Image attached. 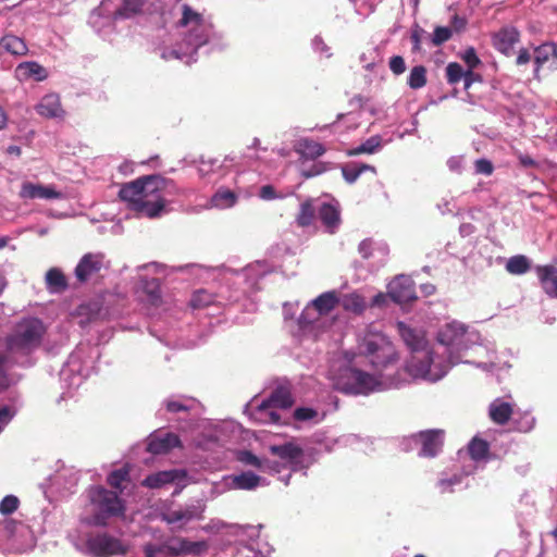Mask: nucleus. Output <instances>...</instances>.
<instances>
[{
  "label": "nucleus",
  "instance_id": "nucleus-24",
  "mask_svg": "<svg viewBox=\"0 0 557 557\" xmlns=\"http://www.w3.org/2000/svg\"><path fill=\"white\" fill-rule=\"evenodd\" d=\"M520 34L513 26H505L493 35V46L499 52L509 55L519 41Z\"/></svg>",
  "mask_w": 557,
  "mask_h": 557
},
{
  "label": "nucleus",
  "instance_id": "nucleus-42",
  "mask_svg": "<svg viewBox=\"0 0 557 557\" xmlns=\"http://www.w3.org/2000/svg\"><path fill=\"white\" fill-rule=\"evenodd\" d=\"M140 288L147 295L148 301L157 305L160 299V282L158 278L143 280Z\"/></svg>",
  "mask_w": 557,
  "mask_h": 557
},
{
  "label": "nucleus",
  "instance_id": "nucleus-31",
  "mask_svg": "<svg viewBox=\"0 0 557 557\" xmlns=\"http://www.w3.org/2000/svg\"><path fill=\"white\" fill-rule=\"evenodd\" d=\"M262 482L261 476L251 471H243L239 474L231 475V483L237 490H253Z\"/></svg>",
  "mask_w": 557,
  "mask_h": 557
},
{
  "label": "nucleus",
  "instance_id": "nucleus-7",
  "mask_svg": "<svg viewBox=\"0 0 557 557\" xmlns=\"http://www.w3.org/2000/svg\"><path fill=\"white\" fill-rule=\"evenodd\" d=\"M46 331L45 324L38 318L21 320L7 337L8 351L11 355H30L40 347Z\"/></svg>",
  "mask_w": 557,
  "mask_h": 557
},
{
  "label": "nucleus",
  "instance_id": "nucleus-38",
  "mask_svg": "<svg viewBox=\"0 0 557 557\" xmlns=\"http://www.w3.org/2000/svg\"><path fill=\"white\" fill-rule=\"evenodd\" d=\"M1 45L8 52L14 55H24L28 51L25 41L14 35L4 36L1 40Z\"/></svg>",
  "mask_w": 557,
  "mask_h": 557
},
{
  "label": "nucleus",
  "instance_id": "nucleus-33",
  "mask_svg": "<svg viewBox=\"0 0 557 557\" xmlns=\"http://www.w3.org/2000/svg\"><path fill=\"white\" fill-rule=\"evenodd\" d=\"M163 404L166 411L172 413L189 411L197 406L196 399L186 396H171Z\"/></svg>",
  "mask_w": 557,
  "mask_h": 557
},
{
  "label": "nucleus",
  "instance_id": "nucleus-14",
  "mask_svg": "<svg viewBox=\"0 0 557 557\" xmlns=\"http://www.w3.org/2000/svg\"><path fill=\"white\" fill-rule=\"evenodd\" d=\"M145 448V453H168L175 448H184L177 434L165 430L152 432L145 443L136 444L134 449Z\"/></svg>",
  "mask_w": 557,
  "mask_h": 557
},
{
  "label": "nucleus",
  "instance_id": "nucleus-52",
  "mask_svg": "<svg viewBox=\"0 0 557 557\" xmlns=\"http://www.w3.org/2000/svg\"><path fill=\"white\" fill-rule=\"evenodd\" d=\"M16 408L13 405H0V432L13 419Z\"/></svg>",
  "mask_w": 557,
  "mask_h": 557
},
{
  "label": "nucleus",
  "instance_id": "nucleus-44",
  "mask_svg": "<svg viewBox=\"0 0 557 557\" xmlns=\"http://www.w3.org/2000/svg\"><path fill=\"white\" fill-rule=\"evenodd\" d=\"M215 302V296L208 290L200 289L194 293L190 306L194 309H202Z\"/></svg>",
  "mask_w": 557,
  "mask_h": 557
},
{
  "label": "nucleus",
  "instance_id": "nucleus-56",
  "mask_svg": "<svg viewBox=\"0 0 557 557\" xmlns=\"http://www.w3.org/2000/svg\"><path fill=\"white\" fill-rule=\"evenodd\" d=\"M271 453H304V449L296 442L290 441L283 445H272Z\"/></svg>",
  "mask_w": 557,
  "mask_h": 557
},
{
  "label": "nucleus",
  "instance_id": "nucleus-4",
  "mask_svg": "<svg viewBox=\"0 0 557 557\" xmlns=\"http://www.w3.org/2000/svg\"><path fill=\"white\" fill-rule=\"evenodd\" d=\"M164 184L160 176H144L125 184L119 195L140 215L153 219L165 211V201L161 195Z\"/></svg>",
  "mask_w": 557,
  "mask_h": 557
},
{
  "label": "nucleus",
  "instance_id": "nucleus-36",
  "mask_svg": "<svg viewBox=\"0 0 557 557\" xmlns=\"http://www.w3.org/2000/svg\"><path fill=\"white\" fill-rule=\"evenodd\" d=\"M366 171H371L375 173V168L369 164L357 162L345 164L342 168L343 176L345 181L349 184L355 183L358 180V177Z\"/></svg>",
  "mask_w": 557,
  "mask_h": 557
},
{
  "label": "nucleus",
  "instance_id": "nucleus-57",
  "mask_svg": "<svg viewBox=\"0 0 557 557\" xmlns=\"http://www.w3.org/2000/svg\"><path fill=\"white\" fill-rule=\"evenodd\" d=\"M488 448V443L476 435L470 441L468 453H487Z\"/></svg>",
  "mask_w": 557,
  "mask_h": 557
},
{
  "label": "nucleus",
  "instance_id": "nucleus-37",
  "mask_svg": "<svg viewBox=\"0 0 557 557\" xmlns=\"http://www.w3.org/2000/svg\"><path fill=\"white\" fill-rule=\"evenodd\" d=\"M293 417L298 422L319 423L324 419V413L311 407H298Z\"/></svg>",
  "mask_w": 557,
  "mask_h": 557
},
{
  "label": "nucleus",
  "instance_id": "nucleus-48",
  "mask_svg": "<svg viewBox=\"0 0 557 557\" xmlns=\"http://www.w3.org/2000/svg\"><path fill=\"white\" fill-rule=\"evenodd\" d=\"M348 443H350V444L358 443V440L355 436H343L338 440L327 438L325 441L324 449L325 450L341 449L344 446H346Z\"/></svg>",
  "mask_w": 557,
  "mask_h": 557
},
{
  "label": "nucleus",
  "instance_id": "nucleus-50",
  "mask_svg": "<svg viewBox=\"0 0 557 557\" xmlns=\"http://www.w3.org/2000/svg\"><path fill=\"white\" fill-rule=\"evenodd\" d=\"M18 504L20 502L16 496L8 495L0 503V512L2 515H11L17 509Z\"/></svg>",
  "mask_w": 557,
  "mask_h": 557
},
{
  "label": "nucleus",
  "instance_id": "nucleus-43",
  "mask_svg": "<svg viewBox=\"0 0 557 557\" xmlns=\"http://www.w3.org/2000/svg\"><path fill=\"white\" fill-rule=\"evenodd\" d=\"M426 84V70L423 65H416L408 76V85L412 89H420Z\"/></svg>",
  "mask_w": 557,
  "mask_h": 557
},
{
  "label": "nucleus",
  "instance_id": "nucleus-26",
  "mask_svg": "<svg viewBox=\"0 0 557 557\" xmlns=\"http://www.w3.org/2000/svg\"><path fill=\"white\" fill-rule=\"evenodd\" d=\"M422 453H437L444 445L445 432L440 429L421 431L417 435Z\"/></svg>",
  "mask_w": 557,
  "mask_h": 557
},
{
  "label": "nucleus",
  "instance_id": "nucleus-53",
  "mask_svg": "<svg viewBox=\"0 0 557 557\" xmlns=\"http://www.w3.org/2000/svg\"><path fill=\"white\" fill-rule=\"evenodd\" d=\"M190 519H193V512L189 510H175L163 516V520L170 524L178 522L181 520L188 521Z\"/></svg>",
  "mask_w": 557,
  "mask_h": 557
},
{
  "label": "nucleus",
  "instance_id": "nucleus-54",
  "mask_svg": "<svg viewBox=\"0 0 557 557\" xmlns=\"http://www.w3.org/2000/svg\"><path fill=\"white\" fill-rule=\"evenodd\" d=\"M453 33L450 28L438 26L434 29L432 42L435 46H440L450 39Z\"/></svg>",
  "mask_w": 557,
  "mask_h": 557
},
{
  "label": "nucleus",
  "instance_id": "nucleus-25",
  "mask_svg": "<svg viewBox=\"0 0 557 557\" xmlns=\"http://www.w3.org/2000/svg\"><path fill=\"white\" fill-rule=\"evenodd\" d=\"M534 76L539 77L540 69L548 64L550 71L557 70V47L553 44H545L535 49L534 52Z\"/></svg>",
  "mask_w": 557,
  "mask_h": 557
},
{
  "label": "nucleus",
  "instance_id": "nucleus-62",
  "mask_svg": "<svg viewBox=\"0 0 557 557\" xmlns=\"http://www.w3.org/2000/svg\"><path fill=\"white\" fill-rule=\"evenodd\" d=\"M447 166L451 172L461 173L463 169V158L459 156L449 158Z\"/></svg>",
  "mask_w": 557,
  "mask_h": 557
},
{
  "label": "nucleus",
  "instance_id": "nucleus-2",
  "mask_svg": "<svg viewBox=\"0 0 557 557\" xmlns=\"http://www.w3.org/2000/svg\"><path fill=\"white\" fill-rule=\"evenodd\" d=\"M398 355L389 338L368 327L358 336L357 351H345L330 370L334 388L350 395L368 396L400 387L406 377L396 370Z\"/></svg>",
  "mask_w": 557,
  "mask_h": 557
},
{
  "label": "nucleus",
  "instance_id": "nucleus-40",
  "mask_svg": "<svg viewBox=\"0 0 557 557\" xmlns=\"http://www.w3.org/2000/svg\"><path fill=\"white\" fill-rule=\"evenodd\" d=\"M144 5V0H123V4L114 11V18H129L137 14Z\"/></svg>",
  "mask_w": 557,
  "mask_h": 557
},
{
  "label": "nucleus",
  "instance_id": "nucleus-61",
  "mask_svg": "<svg viewBox=\"0 0 557 557\" xmlns=\"http://www.w3.org/2000/svg\"><path fill=\"white\" fill-rule=\"evenodd\" d=\"M259 197L263 200H273L278 198V195L272 185H264L259 190Z\"/></svg>",
  "mask_w": 557,
  "mask_h": 557
},
{
  "label": "nucleus",
  "instance_id": "nucleus-1",
  "mask_svg": "<svg viewBox=\"0 0 557 557\" xmlns=\"http://www.w3.org/2000/svg\"><path fill=\"white\" fill-rule=\"evenodd\" d=\"M397 330L410 351L405 372L413 380L438 382L451 368L461 363L473 364L484 371L497 367L494 346L484 344L476 330L460 321H447L437 329V346L429 343L422 327L399 321Z\"/></svg>",
  "mask_w": 557,
  "mask_h": 557
},
{
  "label": "nucleus",
  "instance_id": "nucleus-32",
  "mask_svg": "<svg viewBox=\"0 0 557 557\" xmlns=\"http://www.w3.org/2000/svg\"><path fill=\"white\" fill-rule=\"evenodd\" d=\"M319 198L315 199H307L301 202L299 213L296 216V222L299 226H309L313 223L315 219V214L318 213V208H315Z\"/></svg>",
  "mask_w": 557,
  "mask_h": 557
},
{
  "label": "nucleus",
  "instance_id": "nucleus-35",
  "mask_svg": "<svg viewBox=\"0 0 557 557\" xmlns=\"http://www.w3.org/2000/svg\"><path fill=\"white\" fill-rule=\"evenodd\" d=\"M338 304L347 311L361 313L366 309V300L358 293H350L339 297Z\"/></svg>",
  "mask_w": 557,
  "mask_h": 557
},
{
  "label": "nucleus",
  "instance_id": "nucleus-39",
  "mask_svg": "<svg viewBox=\"0 0 557 557\" xmlns=\"http://www.w3.org/2000/svg\"><path fill=\"white\" fill-rule=\"evenodd\" d=\"M531 269V262L528 257L517 255L508 259L506 270L513 275H522Z\"/></svg>",
  "mask_w": 557,
  "mask_h": 557
},
{
  "label": "nucleus",
  "instance_id": "nucleus-3",
  "mask_svg": "<svg viewBox=\"0 0 557 557\" xmlns=\"http://www.w3.org/2000/svg\"><path fill=\"white\" fill-rule=\"evenodd\" d=\"M162 15L165 22L172 18L175 25V41L171 45L163 42L159 48L165 61L180 60L190 64L196 61L195 55L199 50L211 53L227 46L224 36L214 29L211 21L187 3L176 2Z\"/></svg>",
  "mask_w": 557,
  "mask_h": 557
},
{
  "label": "nucleus",
  "instance_id": "nucleus-19",
  "mask_svg": "<svg viewBox=\"0 0 557 557\" xmlns=\"http://www.w3.org/2000/svg\"><path fill=\"white\" fill-rule=\"evenodd\" d=\"M388 296L396 304H407L417 298L413 281L407 275H398L387 285Z\"/></svg>",
  "mask_w": 557,
  "mask_h": 557
},
{
  "label": "nucleus",
  "instance_id": "nucleus-8",
  "mask_svg": "<svg viewBox=\"0 0 557 557\" xmlns=\"http://www.w3.org/2000/svg\"><path fill=\"white\" fill-rule=\"evenodd\" d=\"M247 176H255L251 172L237 169L234 173L233 184L234 188L231 189L226 186H220L210 197L207 208L220 211L230 210L237 206L240 197L249 198L252 196L251 184L253 180H247Z\"/></svg>",
  "mask_w": 557,
  "mask_h": 557
},
{
  "label": "nucleus",
  "instance_id": "nucleus-27",
  "mask_svg": "<svg viewBox=\"0 0 557 557\" xmlns=\"http://www.w3.org/2000/svg\"><path fill=\"white\" fill-rule=\"evenodd\" d=\"M268 272L267 264L263 262H256L253 264H249L245 269L240 271L232 272L234 275L235 282H246L249 289L255 288L257 285V281L262 277Z\"/></svg>",
  "mask_w": 557,
  "mask_h": 557
},
{
  "label": "nucleus",
  "instance_id": "nucleus-28",
  "mask_svg": "<svg viewBox=\"0 0 557 557\" xmlns=\"http://www.w3.org/2000/svg\"><path fill=\"white\" fill-rule=\"evenodd\" d=\"M536 273L544 293L550 298H557V268L539 265Z\"/></svg>",
  "mask_w": 557,
  "mask_h": 557
},
{
  "label": "nucleus",
  "instance_id": "nucleus-46",
  "mask_svg": "<svg viewBox=\"0 0 557 557\" xmlns=\"http://www.w3.org/2000/svg\"><path fill=\"white\" fill-rule=\"evenodd\" d=\"M466 71L457 62H451L446 66V78L451 85L459 83L465 76Z\"/></svg>",
  "mask_w": 557,
  "mask_h": 557
},
{
  "label": "nucleus",
  "instance_id": "nucleus-5",
  "mask_svg": "<svg viewBox=\"0 0 557 557\" xmlns=\"http://www.w3.org/2000/svg\"><path fill=\"white\" fill-rule=\"evenodd\" d=\"M87 498L90 516L85 520V523L88 525L104 528L110 524L111 520L125 516V502L115 491L92 485L87 490Z\"/></svg>",
  "mask_w": 557,
  "mask_h": 557
},
{
  "label": "nucleus",
  "instance_id": "nucleus-49",
  "mask_svg": "<svg viewBox=\"0 0 557 557\" xmlns=\"http://www.w3.org/2000/svg\"><path fill=\"white\" fill-rule=\"evenodd\" d=\"M311 46H312L313 51L315 53L320 54L321 57H324V58L332 57L331 47L326 45V42L324 41V39L321 36H319V35L314 36V38L311 41Z\"/></svg>",
  "mask_w": 557,
  "mask_h": 557
},
{
  "label": "nucleus",
  "instance_id": "nucleus-51",
  "mask_svg": "<svg viewBox=\"0 0 557 557\" xmlns=\"http://www.w3.org/2000/svg\"><path fill=\"white\" fill-rule=\"evenodd\" d=\"M515 422H516V430H518L519 432H529L534 428L535 418L532 414L524 412Z\"/></svg>",
  "mask_w": 557,
  "mask_h": 557
},
{
  "label": "nucleus",
  "instance_id": "nucleus-58",
  "mask_svg": "<svg viewBox=\"0 0 557 557\" xmlns=\"http://www.w3.org/2000/svg\"><path fill=\"white\" fill-rule=\"evenodd\" d=\"M389 70L395 75H400L406 71V63L403 57L400 55H394L389 59Z\"/></svg>",
  "mask_w": 557,
  "mask_h": 557
},
{
  "label": "nucleus",
  "instance_id": "nucleus-41",
  "mask_svg": "<svg viewBox=\"0 0 557 557\" xmlns=\"http://www.w3.org/2000/svg\"><path fill=\"white\" fill-rule=\"evenodd\" d=\"M46 283L53 292H60L66 287V280L63 273L55 268L50 269L46 274Z\"/></svg>",
  "mask_w": 557,
  "mask_h": 557
},
{
  "label": "nucleus",
  "instance_id": "nucleus-64",
  "mask_svg": "<svg viewBox=\"0 0 557 557\" xmlns=\"http://www.w3.org/2000/svg\"><path fill=\"white\" fill-rule=\"evenodd\" d=\"M106 13H109V10H108V2L107 1H103L100 7L95 10L92 13H91V16H90V22L91 23H95V20L100 17L101 15L106 14Z\"/></svg>",
  "mask_w": 557,
  "mask_h": 557
},
{
  "label": "nucleus",
  "instance_id": "nucleus-21",
  "mask_svg": "<svg viewBox=\"0 0 557 557\" xmlns=\"http://www.w3.org/2000/svg\"><path fill=\"white\" fill-rule=\"evenodd\" d=\"M515 407L516 404L510 396L495 398L488 405V417L494 423L504 425L513 414Z\"/></svg>",
  "mask_w": 557,
  "mask_h": 557
},
{
  "label": "nucleus",
  "instance_id": "nucleus-16",
  "mask_svg": "<svg viewBox=\"0 0 557 557\" xmlns=\"http://www.w3.org/2000/svg\"><path fill=\"white\" fill-rule=\"evenodd\" d=\"M81 360V349H77L70 356L67 362L60 371L61 382L69 391L78 388L86 377L82 372Z\"/></svg>",
  "mask_w": 557,
  "mask_h": 557
},
{
  "label": "nucleus",
  "instance_id": "nucleus-60",
  "mask_svg": "<svg viewBox=\"0 0 557 557\" xmlns=\"http://www.w3.org/2000/svg\"><path fill=\"white\" fill-rule=\"evenodd\" d=\"M7 368H8V359L2 352H0V388H4L9 385Z\"/></svg>",
  "mask_w": 557,
  "mask_h": 557
},
{
  "label": "nucleus",
  "instance_id": "nucleus-20",
  "mask_svg": "<svg viewBox=\"0 0 557 557\" xmlns=\"http://www.w3.org/2000/svg\"><path fill=\"white\" fill-rule=\"evenodd\" d=\"M18 196L23 200H51L64 198V194L60 190H57L53 185L35 184L32 182L22 183Z\"/></svg>",
  "mask_w": 557,
  "mask_h": 557
},
{
  "label": "nucleus",
  "instance_id": "nucleus-59",
  "mask_svg": "<svg viewBox=\"0 0 557 557\" xmlns=\"http://www.w3.org/2000/svg\"><path fill=\"white\" fill-rule=\"evenodd\" d=\"M358 250L363 258L368 259L374 255V244L371 239H364L359 244Z\"/></svg>",
  "mask_w": 557,
  "mask_h": 557
},
{
  "label": "nucleus",
  "instance_id": "nucleus-29",
  "mask_svg": "<svg viewBox=\"0 0 557 557\" xmlns=\"http://www.w3.org/2000/svg\"><path fill=\"white\" fill-rule=\"evenodd\" d=\"M15 77L23 82L34 79L42 82L48 77L47 70L35 61H27L20 63L15 69Z\"/></svg>",
  "mask_w": 557,
  "mask_h": 557
},
{
  "label": "nucleus",
  "instance_id": "nucleus-18",
  "mask_svg": "<svg viewBox=\"0 0 557 557\" xmlns=\"http://www.w3.org/2000/svg\"><path fill=\"white\" fill-rule=\"evenodd\" d=\"M242 157H226L222 162L212 158H201L197 164V172L200 177L208 178L218 170L235 173L237 169L243 168Z\"/></svg>",
  "mask_w": 557,
  "mask_h": 557
},
{
  "label": "nucleus",
  "instance_id": "nucleus-30",
  "mask_svg": "<svg viewBox=\"0 0 557 557\" xmlns=\"http://www.w3.org/2000/svg\"><path fill=\"white\" fill-rule=\"evenodd\" d=\"M295 151L304 159L314 160L324 154L325 147L313 139L301 138L295 145Z\"/></svg>",
  "mask_w": 557,
  "mask_h": 557
},
{
  "label": "nucleus",
  "instance_id": "nucleus-9",
  "mask_svg": "<svg viewBox=\"0 0 557 557\" xmlns=\"http://www.w3.org/2000/svg\"><path fill=\"white\" fill-rule=\"evenodd\" d=\"M339 297L335 290L325 292L311 300L302 310L298 324L305 332L317 334L327 321L329 313L338 304Z\"/></svg>",
  "mask_w": 557,
  "mask_h": 557
},
{
  "label": "nucleus",
  "instance_id": "nucleus-15",
  "mask_svg": "<svg viewBox=\"0 0 557 557\" xmlns=\"http://www.w3.org/2000/svg\"><path fill=\"white\" fill-rule=\"evenodd\" d=\"M109 267L102 252L84 255L75 268V276L79 282H86Z\"/></svg>",
  "mask_w": 557,
  "mask_h": 557
},
{
  "label": "nucleus",
  "instance_id": "nucleus-63",
  "mask_svg": "<svg viewBox=\"0 0 557 557\" xmlns=\"http://www.w3.org/2000/svg\"><path fill=\"white\" fill-rule=\"evenodd\" d=\"M462 79H463V87L466 90H468L474 82L481 81V76L479 74H475L471 70H467Z\"/></svg>",
  "mask_w": 557,
  "mask_h": 557
},
{
  "label": "nucleus",
  "instance_id": "nucleus-55",
  "mask_svg": "<svg viewBox=\"0 0 557 557\" xmlns=\"http://www.w3.org/2000/svg\"><path fill=\"white\" fill-rule=\"evenodd\" d=\"M474 171L476 174L490 176L494 172V165L488 159L481 158L475 160Z\"/></svg>",
  "mask_w": 557,
  "mask_h": 557
},
{
  "label": "nucleus",
  "instance_id": "nucleus-45",
  "mask_svg": "<svg viewBox=\"0 0 557 557\" xmlns=\"http://www.w3.org/2000/svg\"><path fill=\"white\" fill-rule=\"evenodd\" d=\"M382 148V138L379 135L372 136L368 138L360 146L356 147L350 153L351 154H360V153H374Z\"/></svg>",
  "mask_w": 557,
  "mask_h": 557
},
{
  "label": "nucleus",
  "instance_id": "nucleus-12",
  "mask_svg": "<svg viewBox=\"0 0 557 557\" xmlns=\"http://www.w3.org/2000/svg\"><path fill=\"white\" fill-rule=\"evenodd\" d=\"M86 547L96 557H111L127 553V546L107 532L89 534L86 539Z\"/></svg>",
  "mask_w": 557,
  "mask_h": 557
},
{
  "label": "nucleus",
  "instance_id": "nucleus-11",
  "mask_svg": "<svg viewBox=\"0 0 557 557\" xmlns=\"http://www.w3.org/2000/svg\"><path fill=\"white\" fill-rule=\"evenodd\" d=\"M208 549V544L205 541L191 542L185 537H171L162 545H154L148 543L144 546L146 557H165L170 555L177 557L181 555H201Z\"/></svg>",
  "mask_w": 557,
  "mask_h": 557
},
{
  "label": "nucleus",
  "instance_id": "nucleus-22",
  "mask_svg": "<svg viewBox=\"0 0 557 557\" xmlns=\"http://www.w3.org/2000/svg\"><path fill=\"white\" fill-rule=\"evenodd\" d=\"M186 478L187 472L184 469L164 470L147 475L141 485L148 488H160L170 483L181 482Z\"/></svg>",
  "mask_w": 557,
  "mask_h": 557
},
{
  "label": "nucleus",
  "instance_id": "nucleus-6",
  "mask_svg": "<svg viewBox=\"0 0 557 557\" xmlns=\"http://www.w3.org/2000/svg\"><path fill=\"white\" fill-rule=\"evenodd\" d=\"M294 400L286 387L275 388L268 398L253 397L244 409L245 414L263 424H280L282 410L292 407Z\"/></svg>",
  "mask_w": 557,
  "mask_h": 557
},
{
  "label": "nucleus",
  "instance_id": "nucleus-10",
  "mask_svg": "<svg viewBox=\"0 0 557 557\" xmlns=\"http://www.w3.org/2000/svg\"><path fill=\"white\" fill-rule=\"evenodd\" d=\"M240 426L232 420L222 422H201L197 425L193 444L198 449H213L216 446L236 438Z\"/></svg>",
  "mask_w": 557,
  "mask_h": 557
},
{
  "label": "nucleus",
  "instance_id": "nucleus-47",
  "mask_svg": "<svg viewBox=\"0 0 557 557\" xmlns=\"http://www.w3.org/2000/svg\"><path fill=\"white\" fill-rule=\"evenodd\" d=\"M460 59L467 64L468 70L473 71L481 64V60L474 48L469 47L459 53Z\"/></svg>",
  "mask_w": 557,
  "mask_h": 557
},
{
  "label": "nucleus",
  "instance_id": "nucleus-23",
  "mask_svg": "<svg viewBox=\"0 0 557 557\" xmlns=\"http://www.w3.org/2000/svg\"><path fill=\"white\" fill-rule=\"evenodd\" d=\"M36 112L46 119H63L65 111L57 94L45 95L35 107Z\"/></svg>",
  "mask_w": 557,
  "mask_h": 557
},
{
  "label": "nucleus",
  "instance_id": "nucleus-13",
  "mask_svg": "<svg viewBox=\"0 0 557 557\" xmlns=\"http://www.w3.org/2000/svg\"><path fill=\"white\" fill-rule=\"evenodd\" d=\"M265 456L238 455V460L245 466L256 467L260 472L274 474L289 469L298 455H271L272 458H265Z\"/></svg>",
  "mask_w": 557,
  "mask_h": 557
},
{
  "label": "nucleus",
  "instance_id": "nucleus-34",
  "mask_svg": "<svg viewBox=\"0 0 557 557\" xmlns=\"http://www.w3.org/2000/svg\"><path fill=\"white\" fill-rule=\"evenodd\" d=\"M129 472L131 466L128 463H125L121 468L115 469L109 473V475L107 476V483L112 488H114L115 492L119 491L120 493H122L125 488V486H123V483L131 481Z\"/></svg>",
  "mask_w": 557,
  "mask_h": 557
},
{
  "label": "nucleus",
  "instance_id": "nucleus-17",
  "mask_svg": "<svg viewBox=\"0 0 557 557\" xmlns=\"http://www.w3.org/2000/svg\"><path fill=\"white\" fill-rule=\"evenodd\" d=\"M315 208H318V218L325 231L330 234H334L341 225V209L338 201L333 198H319Z\"/></svg>",
  "mask_w": 557,
  "mask_h": 557
}]
</instances>
